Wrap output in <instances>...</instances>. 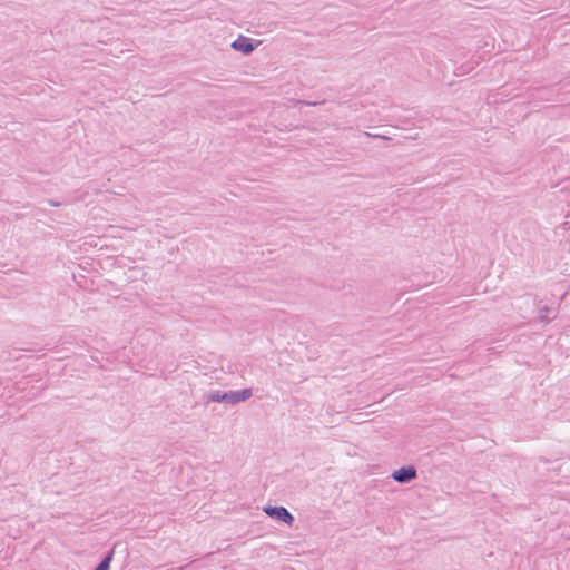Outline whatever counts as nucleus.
Masks as SVG:
<instances>
[{
    "label": "nucleus",
    "instance_id": "obj_1",
    "mask_svg": "<svg viewBox=\"0 0 570 570\" xmlns=\"http://www.w3.org/2000/svg\"><path fill=\"white\" fill-rule=\"evenodd\" d=\"M253 395L252 389H244L240 391H212L206 394L207 402H217V403H225V404H237L239 402H244L248 400Z\"/></svg>",
    "mask_w": 570,
    "mask_h": 570
},
{
    "label": "nucleus",
    "instance_id": "obj_2",
    "mask_svg": "<svg viewBox=\"0 0 570 570\" xmlns=\"http://www.w3.org/2000/svg\"><path fill=\"white\" fill-rule=\"evenodd\" d=\"M264 512L268 517L277 519L287 525H292L294 522V517L284 507H266L264 508Z\"/></svg>",
    "mask_w": 570,
    "mask_h": 570
},
{
    "label": "nucleus",
    "instance_id": "obj_3",
    "mask_svg": "<svg viewBox=\"0 0 570 570\" xmlns=\"http://www.w3.org/2000/svg\"><path fill=\"white\" fill-rule=\"evenodd\" d=\"M416 470L414 466H402L392 473V479L397 483H409L416 478Z\"/></svg>",
    "mask_w": 570,
    "mask_h": 570
},
{
    "label": "nucleus",
    "instance_id": "obj_4",
    "mask_svg": "<svg viewBox=\"0 0 570 570\" xmlns=\"http://www.w3.org/2000/svg\"><path fill=\"white\" fill-rule=\"evenodd\" d=\"M230 47L244 55H250L256 48L252 39L244 36H238V38L232 42Z\"/></svg>",
    "mask_w": 570,
    "mask_h": 570
},
{
    "label": "nucleus",
    "instance_id": "obj_5",
    "mask_svg": "<svg viewBox=\"0 0 570 570\" xmlns=\"http://www.w3.org/2000/svg\"><path fill=\"white\" fill-rule=\"evenodd\" d=\"M112 559V551L109 552L101 561L100 563L96 567L95 570H109V567H110V561Z\"/></svg>",
    "mask_w": 570,
    "mask_h": 570
},
{
    "label": "nucleus",
    "instance_id": "obj_6",
    "mask_svg": "<svg viewBox=\"0 0 570 570\" xmlns=\"http://www.w3.org/2000/svg\"><path fill=\"white\" fill-rule=\"evenodd\" d=\"M550 308L547 306H543L539 309V320L542 323H548L550 321L549 318Z\"/></svg>",
    "mask_w": 570,
    "mask_h": 570
},
{
    "label": "nucleus",
    "instance_id": "obj_7",
    "mask_svg": "<svg viewBox=\"0 0 570 570\" xmlns=\"http://www.w3.org/2000/svg\"><path fill=\"white\" fill-rule=\"evenodd\" d=\"M364 135L368 138H380V139H383V140H391V137L386 136V135H382V134H373V132H364Z\"/></svg>",
    "mask_w": 570,
    "mask_h": 570
},
{
    "label": "nucleus",
    "instance_id": "obj_8",
    "mask_svg": "<svg viewBox=\"0 0 570 570\" xmlns=\"http://www.w3.org/2000/svg\"><path fill=\"white\" fill-rule=\"evenodd\" d=\"M48 204L52 207H59L61 205L59 202H55V200H48Z\"/></svg>",
    "mask_w": 570,
    "mask_h": 570
},
{
    "label": "nucleus",
    "instance_id": "obj_9",
    "mask_svg": "<svg viewBox=\"0 0 570 570\" xmlns=\"http://www.w3.org/2000/svg\"><path fill=\"white\" fill-rule=\"evenodd\" d=\"M297 102H298V104H305V105H308V106H315V105H317V102H311V101H301V100H298Z\"/></svg>",
    "mask_w": 570,
    "mask_h": 570
}]
</instances>
